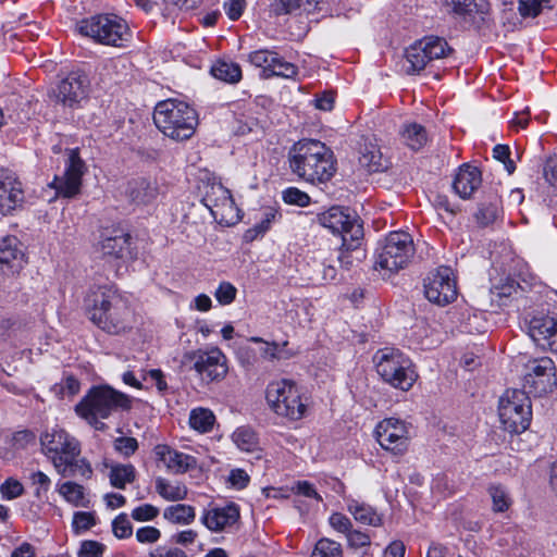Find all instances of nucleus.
I'll return each instance as SVG.
<instances>
[{
    "instance_id": "a211bd4d",
    "label": "nucleus",
    "mask_w": 557,
    "mask_h": 557,
    "mask_svg": "<svg viewBox=\"0 0 557 557\" xmlns=\"http://www.w3.org/2000/svg\"><path fill=\"white\" fill-rule=\"evenodd\" d=\"M240 518L239 506L233 502L223 506H210L202 511L200 521L211 532H224L233 528Z\"/></svg>"
},
{
    "instance_id": "f704fd0d",
    "label": "nucleus",
    "mask_w": 557,
    "mask_h": 557,
    "mask_svg": "<svg viewBox=\"0 0 557 557\" xmlns=\"http://www.w3.org/2000/svg\"><path fill=\"white\" fill-rule=\"evenodd\" d=\"M212 75L226 83H238L242 79V69L237 63L224 60L216 61L211 67Z\"/></svg>"
},
{
    "instance_id": "c85d7f7f",
    "label": "nucleus",
    "mask_w": 557,
    "mask_h": 557,
    "mask_svg": "<svg viewBox=\"0 0 557 557\" xmlns=\"http://www.w3.org/2000/svg\"><path fill=\"white\" fill-rule=\"evenodd\" d=\"M215 416L209 408L197 407L190 410L188 424L194 431L205 434L212 431Z\"/></svg>"
},
{
    "instance_id": "79ce46f5",
    "label": "nucleus",
    "mask_w": 557,
    "mask_h": 557,
    "mask_svg": "<svg viewBox=\"0 0 557 557\" xmlns=\"http://www.w3.org/2000/svg\"><path fill=\"white\" fill-rule=\"evenodd\" d=\"M278 215V211L273 207H268L263 209L261 220L255 224V226L247 231L246 236L249 237V239H255L259 235H263L267 233L272 223L276 220Z\"/></svg>"
},
{
    "instance_id": "7c9ffc66",
    "label": "nucleus",
    "mask_w": 557,
    "mask_h": 557,
    "mask_svg": "<svg viewBox=\"0 0 557 557\" xmlns=\"http://www.w3.org/2000/svg\"><path fill=\"white\" fill-rule=\"evenodd\" d=\"M158 494L168 502H178L187 497L188 490L178 481H168L162 478L156 480Z\"/></svg>"
},
{
    "instance_id": "6ab92c4d",
    "label": "nucleus",
    "mask_w": 557,
    "mask_h": 557,
    "mask_svg": "<svg viewBox=\"0 0 557 557\" xmlns=\"http://www.w3.org/2000/svg\"><path fill=\"white\" fill-rule=\"evenodd\" d=\"M87 87L88 82L85 75L71 73L59 83L54 97L64 107L73 108L86 98Z\"/></svg>"
},
{
    "instance_id": "f257e3e1",
    "label": "nucleus",
    "mask_w": 557,
    "mask_h": 557,
    "mask_svg": "<svg viewBox=\"0 0 557 557\" xmlns=\"http://www.w3.org/2000/svg\"><path fill=\"white\" fill-rule=\"evenodd\" d=\"M87 307L92 323L109 334H125L137 323L133 308L111 286L91 289L87 297Z\"/></svg>"
},
{
    "instance_id": "aec40b11",
    "label": "nucleus",
    "mask_w": 557,
    "mask_h": 557,
    "mask_svg": "<svg viewBox=\"0 0 557 557\" xmlns=\"http://www.w3.org/2000/svg\"><path fill=\"white\" fill-rule=\"evenodd\" d=\"M24 190L18 178L11 173L0 172V211L11 213L22 206Z\"/></svg>"
},
{
    "instance_id": "de8ad7c7",
    "label": "nucleus",
    "mask_w": 557,
    "mask_h": 557,
    "mask_svg": "<svg viewBox=\"0 0 557 557\" xmlns=\"http://www.w3.org/2000/svg\"><path fill=\"white\" fill-rule=\"evenodd\" d=\"M548 4L549 0H518V11L523 17H535Z\"/></svg>"
},
{
    "instance_id": "c756f323",
    "label": "nucleus",
    "mask_w": 557,
    "mask_h": 557,
    "mask_svg": "<svg viewBox=\"0 0 557 557\" xmlns=\"http://www.w3.org/2000/svg\"><path fill=\"white\" fill-rule=\"evenodd\" d=\"M59 494L65 502L75 507H88L89 499L85 487L72 481H66L58 486Z\"/></svg>"
},
{
    "instance_id": "4c0bfd02",
    "label": "nucleus",
    "mask_w": 557,
    "mask_h": 557,
    "mask_svg": "<svg viewBox=\"0 0 557 557\" xmlns=\"http://www.w3.org/2000/svg\"><path fill=\"white\" fill-rule=\"evenodd\" d=\"M231 193L220 182H212L206 186L203 202L212 212L220 203H223L231 197Z\"/></svg>"
},
{
    "instance_id": "3c124183",
    "label": "nucleus",
    "mask_w": 557,
    "mask_h": 557,
    "mask_svg": "<svg viewBox=\"0 0 557 557\" xmlns=\"http://www.w3.org/2000/svg\"><path fill=\"white\" fill-rule=\"evenodd\" d=\"M30 481L32 484L35 486V496L38 499L46 497L51 484L50 478L42 471H36L32 473Z\"/></svg>"
},
{
    "instance_id": "f03ea898",
    "label": "nucleus",
    "mask_w": 557,
    "mask_h": 557,
    "mask_svg": "<svg viewBox=\"0 0 557 557\" xmlns=\"http://www.w3.org/2000/svg\"><path fill=\"white\" fill-rule=\"evenodd\" d=\"M292 172L312 185L325 184L336 173V159L324 143L317 139H301L288 152Z\"/></svg>"
},
{
    "instance_id": "a18cd8bd",
    "label": "nucleus",
    "mask_w": 557,
    "mask_h": 557,
    "mask_svg": "<svg viewBox=\"0 0 557 557\" xmlns=\"http://www.w3.org/2000/svg\"><path fill=\"white\" fill-rule=\"evenodd\" d=\"M275 51L269 49H260L251 52L248 60L257 67H262L263 72L268 74L271 64L275 61Z\"/></svg>"
},
{
    "instance_id": "09e8293b",
    "label": "nucleus",
    "mask_w": 557,
    "mask_h": 557,
    "mask_svg": "<svg viewBox=\"0 0 557 557\" xmlns=\"http://www.w3.org/2000/svg\"><path fill=\"white\" fill-rule=\"evenodd\" d=\"M96 524V518L92 512L77 511L73 516L72 528L74 533L81 534L88 531Z\"/></svg>"
},
{
    "instance_id": "e2e57ef3",
    "label": "nucleus",
    "mask_w": 557,
    "mask_h": 557,
    "mask_svg": "<svg viewBox=\"0 0 557 557\" xmlns=\"http://www.w3.org/2000/svg\"><path fill=\"white\" fill-rule=\"evenodd\" d=\"M509 154H510V151H509L508 146L497 145L494 147V150H493L494 158L497 159L498 161H502L505 164L508 173L511 174L515 171L516 166H515L513 161L510 160Z\"/></svg>"
},
{
    "instance_id": "412c9836",
    "label": "nucleus",
    "mask_w": 557,
    "mask_h": 557,
    "mask_svg": "<svg viewBox=\"0 0 557 557\" xmlns=\"http://www.w3.org/2000/svg\"><path fill=\"white\" fill-rule=\"evenodd\" d=\"M534 342L552 351H557V315L533 318L529 327Z\"/></svg>"
},
{
    "instance_id": "a19ab883",
    "label": "nucleus",
    "mask_w": 557,
    "mask_h": 557,
    "mask_svg": "<svg viewBox=\"0 0 557 557\" xmlns=\"http://www.w3.org/2000/svg\"><path fill=\"white\" fill-rule=\"evenodd\" d=\"M128 246L127 235L106 237L100 243V249L104 256L120 258Z\"/></svg>"
},
{
    "instance_id": "b1692460",
    "label": "nucleus",
    "mask_w": 557,
    "mask_h": 557,
    "mask_svg": "<svg viewBox=\"0 0 557 557\" xmlns=\"http://www.w3.org/2000/svg\"><path fill=\"white\" fill-rule=\"evenodd\" d=\"M154 454L158 460L162 461L169 470L178 473L186 472L195 463L193 457L176 451L168 445H157Z\"/></svg>"
},
{
    "instance_id": "0eeeda50",
    "label": "nucleus",
    "mask_w": 557,
    "mask_h": 557,
    "mask_svg": "<svg viewBox=\"0 0 557 557\" xmlns=\"http://www.w3.org/2000/svg\"><path fill=\"white\" fill-rule=\"evenodd\" d=\"M376 373L389 386L407 392L418 379L414 366L409 357L396 348H383L373 356Z\"/></svg>"
},
{
    "instance_id": "ea45409f",
    "label": "nucleus",
    "mask_w": 557,
    "mask_h": 557,
    "mask_svg": "<svg viewBox=\"0 0 557 557\" xmlns=\"http://www.w3.org/2000/svg\"><path fill=\"white\" fill-rule=\"evenodd\" d=\"M232 441L243 451L252 453L258 448V438L253 430L247 426L237 428L232 434Z\"/></svg>"
},
{
    "instance_id": "052dcab7",
    "label": "nucleus",
    "mask_w": 557,
    "mask_h": 557,
    "mask_svg": "<svg viewBox=\"0 0 557 557\" xmlns=\"http://www.w3.org/2000/svg\"><path fill=\"white\" fill-rule=\"evenodd\" d=\"M329 522L334 530L344 534H347L349 530L352 528L350 519L341 512L332 513L330 516Z\"/></svg>"
},
{
    "instance_id": "f8f14e48",
    "label": "nucleus",
    "mask_w": 557,
    "mask_h": 557,
    "mask_svg": "<svg viewBox=\"0 0 557 557\" xmlns=\"http://www.w3.org/2000/svg\"><path fill=\"white\" fill-rule=\"evenodd\" d=\"M374 438L382 449L400 457L409 449L411 426L404 420L385 418L376 424Z\"/></svg>"
},
{
    "instance_id": "6e6552de",
    "label": "nucleus",
    "mask_w": 557,
    "mask_h": 557,
    "mask_svg": "<svg viewBox=\"0 0 557 557\" xmlns=\"http://www.w3.org/2000/svg\"><path fill=\"white\" fill-rule=\"evenodd\" d=\"M76 30L98 44L114 47H124L132 39L126 21L114 14H99L82 20L76 24Z\"/></svg>"
},
{
    "instance_id": "13d9d810",
    "label": "nucleus",
    "mask_w": 557,
    "mask_h": 557,
    "mask_svg": "<svg viewBox=\"0 0 557 557\" xmlns=\"http://www.w3.org/2000/svg\"><path fill=\"white\" fill-rule=\"evenodd\" d=\"M346 539H347L348 545L356 549L371 545V537L369 534H367L360 530H354L352 528L346 534Z\"/></svg>"
},
{
    "instance_id": "0e129e2a",
    "label": "nucleus",
    "mask_w": 557,
    "mask_h": 557,
    "mask_svg": "<svg viewBox=\"0 0 557 557\" xmlns=\"http://www.w3.org/2000/svg\"><path fill=\"white\" fill-rule=\"evenodd\" d=\"M103 553V546L96 541H85L78 550V557H100Z\"/></svg>"
},
{
    "instance_id": "20e7f679",
    "label": "nucleus",
    "mask_w": 557,
    "mask_h": 557,
    "mask_svg": "<svg viewBox=\"0 0 557 557\" xmlns=\"http://www.w3.org/2000/svg\"><path fill=\"white\" fill-rule=\"evenodd\" d=\"M156 126L173 140L190 138L198 124L196 111L186 102L168 99L157 104L153 112Z\"/></svg>"
},
{
    "instance_id": "680f3d73",
    "label": "nucleus",
    "mask_w": 557,
    "mask_h": 557,
    "mask_svg": "<svg viewBox=\"0 0 557 557\" xmlns=\"http://www.w3.org/2000/svg\"><path fill=\"white\" fill-rule=\"evenodd\" d=\"M227 482L234 488L243 490L249 484L250 476L245 470L237 468V469L231 470V472L228 474Z\"/></svg>"
},
{
    "instance_id": "7ed1b4c3",
    "label": "nucleus",
    "mask_w": 557,
    "mask_h": 557,
    "mask_svg": "<svg viewBox=\"0 0 557 557\" xmlns=\"http://www.w3.org/2000/svg\"><path fill=\"white\" fill-rule=\"evenodd\" d=\"M42 454L52 463L54 470L63 478L79 473L82 476H90L92 469L81 455V444L65 430L52 428L40 435Z\"/></svg>"
},
{
    "instance_id": "c03bdc74",
    "label": "nucleus",
    "mask_w": 557,
    "mask_h": 557,
    "mask_svg": "<svg viewBox=\"0 0 557 557\" xmlns=\"http://www.w3.org/2000/svg\"><path fill=\"white\" fill-rule=\"evenodd\" d=\"M81 391V383L72 375L64 377L60 383L54 384L52 392L61 399L73 398Z\"/></svg>"
},
{
    "instance_id": "9d476101",
    "label": "nucleus",
    "mask_w": 557,
    "mask_h": 557,
    "mask_svg": "<svg viewBox=\"0 0 557 557\" xmlns=\"http://www.w3.org/2000/svg\"><path fill=\"white\" fill-rule=\"evenodd\" d=\"M498 417L505 431L511 434L524 432L532 418V406L528 394L520 389H507L499 399Z\"/></svg>"
},
{
    "instance_id": "39448f33",
    "label": "nucleus",
    "mask_w": 557,
    "mask_h": 557,
    "mask_svg": "<svg viewBox=\"0 0 557 557\" xmlns=\"http://www.w3.org/2000/svg\"><path fill=\"white\" fill-rule=\"evenodd\" d=\"M131 399L110 386H95L75 406V412L96 430H103L107 419L116 408L127 409Z\"/></svg>"
},
{
    "instance_id": "423d86ee",
    "label": "nucleus",
    "mask_w": 557,
    "mask_h": 557,
    "mask_svg": "<svg viewBox=\"0 0 557 557\" xmlns=\"http://www.w3.org/2000/svg\"><path fill=\"white\" fill-rule=\"evenodd\" d=\"M264 395L268 407L278 418L296 422L307 414L308 399L293 380L271 381L265 387Z\"/></svg>"
},
{
    "instance_id": "cd10ccee",
    "label": "nucleus",
    "mask_w": 557,
    "mask_h": 557,
    "mask_svg": "<svg viewBox=\"0 0 557 557\" xmlns=\"http://www.w3.org/2000/svg\"><path fill=\"white\" fill-rule=\"evenodd\" d=\"M319 0H274L272 8L275 14H302L315 10Z\"/></svg>"
},
{
    "instance_id": "f3484780",
    "label": "nucleus",
    "mask_w": 557,
    "mask_h": 557,
    "mask_svg": "<svg viewBox=\"0 0 557 557\" xmlns=\"http://www.w3.org/2000/svg\"><path fill=\"white\" fill-rule=\"evenodd\" d=\"M193 359L195 371L208 383L221 382L228 373L227 358L218 347L198 350L193 354Z\"/></svg>"
},
{
    "instance_id": "2eb2a0df",
    "label": "nucleus",
    "mask_w": 557,
    "mask_h": 557,
    "mask_svg": "<svg viewBox=\"0 0 557 557\" xmlns=\"http://www.w3.org/2000/svg\"><path fill=\"white\" fill-rule=\"evenodd\" d=\"M457 286L453 271L441 267L424 280V295L429 301L446 306L457 298Z\"/></svg>"
},
{
    "instance_id": "473e14b6",
    "label": "nucleus",
    "mask_w": 557,
    "mask_h": 557,
    "mask_svg": "<svg viewBox=\"0 0 557 557\" xmlns=\"http://www.w3.org/2000/svg\"><path fill=\"white\" fill-rule=\"evenodd\" d=\"M136 470L133 465H112L110 467L109 480L113 487L124 490L125 486L135 481Z\"/></svg>"
},
{
    "instance_id": "a878e982",
    "label": "nucleus",
    "mask_w": 557,
    "mask_h": 557,
    "mask_svg": "<svg viewBox=\"0 0 557 557\" xmlns=\"http://www.w3.org/2000/svg\"><path fill=\"white\" fill-rule=\"evenodd\" d=\"M347 510L354 519L366 525L381 527L383 523L382 516L376 510L366 503L356 499H350L347 504Z\"/></svg>"
},
{
    "instance_id": "c9c22d12",
    "label": "nucleus",
    "mask_w": 557,
    "mask_h": 557,
    "mask_svg": "<svg viewBox=\"0 0 557 557\" xmlns=\"http://www.w3.org/2000/svg\"><path fill=\"white\" fill-rule=\"evenodd\" d=\"M500 213L499 200L495 199L494 201L481 203L474 213V220L479 226L486 227L495 223Z\"/></svg>"
},
{
    "instance_id": "2f4dec72",
    "label": "nucleus",
    "mask_w": 557,
    "mask_h": 557,
    "mask_svg": "<svg viewBox=\"0 0 557 557\" xmlns=\"http://www.w3.org/2000/svg\"><path fill=\"white\" fill-rule=\"evenodd\" d=\"M401 140L412 150L421 149L428 141L425 128L418 123L406 124L400 132Z\"/></svg>"
},
{
    "instance_id": "9b49d317",
    "label": "nucleus",
    "mask_w": 557,
    "mask_h": 557,
    "mask_svg": "<svg viewBox=\"0 0 557 557\" xmlns=\"http://www.w3.org/2000/svg\"><path fill=\"white\" fill-rule=\"evenodd\" d=\"M318 221L323 227L338 233L343 239V247L346 250H355L357 259H361L363 252L357 250V247L363 237V228L356 215L349 214L341 207H332L319 214Z\"/></svg>"
},
{
    "instance_id": "5fc2aeb1",
    "label": "nucleus",
    "mask_w": 557,
    "mask_h": 557,
    "mask_svg": "<svg viewBox=\"0 0 557 557\" xmlns=\"http://www.w3.org/2000/svg\"><path fill=\"white\" fill-rule=\"evenodd\" d=\"M283 199L286 203L306 207L310 203V197L305 191L289 187L283 193Z\"/></svg>"
},
{
    "instance_id": "393cba45",
    "label": "nucleus",
    "mask_w": 557,
    "mask_h": 557,
    "mask_svg": "<svg viewBox=\"0 0 557 557\" xmlns=\"http://www.w3.org/2000/svg\"><path fill=\"white\" fill-rule=\"evenodd\" d=\"M127 195L137 205H148L159 195L158 184L147 178H137L129 183Z\"/></svg>"
},
{
    "instance_id": "338daca9",
    "label": "nucleus",
    "mask_w": 557,
    "mask_h": 557,
    "mask_svg": "<svg viewBox=\"0 0 557 557\" xmlns=\"http://www.w3.org/2000/svg\"><path fill=\"white\" fill-rule=\"evenodd\" d=\"M444 7L448 12H453L458 15H468L470 0H444Z\"/></svg>"
},
{
    "instance_id": "49530a36",
    "label": "nucleus",
    "mask_w": 557,
    "mask_h": 557,
    "mask_svg": "<svg viewBox=\"0 0 557 557\" xmlns=\"http://www.w3.org/2000/svg\"><path fill=\"white\" fill-rule=\"evenodd\" d=\"M297 69L293 63L285 61L278 53H275V61L271 64V67L267 76L275 75L285 78H292L296 75Z\"/></svg>"
},
{
    "instance_id": "774afa93",
    "label": "nucleus",
    "mask_w": 557,
    "mask_h": 557,
    "mask_svg": "<svg viewBox=\"0 0 557 557\" xmlns=\"http://www.w3.org/2000/svg\"><path fill=\"white\" fill-rule=\"evenodd\" d=\"M246 5L245 0H230L224 3V9L227 16L235 21L240 17L243 14L244 8Z\"/></svg>"
},
{
    "instance_id": "72a5a7b5",
    "label": "nucleus",
    "mask_w": 557,
    "mask_h": 557,
    "mask_svg": "<svg viewBox=\"0 0 557 557\" xmlns=\"http://www.w3.org/2000/svg\"><path fill=\"white\" fill-rule=\"evenodd\" d=\"M195 508L186 504L169 506L163 511V518L175 524H189L195 520Z\"/></svg>"
},
{
    "instance_id": "69168bd1",
    "label": "nucleus",
    "mask_w": 557,
    "mask_h": 557,
    "mask_svg": "<svg viewBox=\"0 0 557 557\" xmlns=\"http://www.w3.org/2000/svg\"><path fill=\"white\" fill-rule=\"evenodd\" d=\"M249 341L262 344L260 352L264 359L271 360L277 358L278 345L276 343H269L257 336L250 337Z\"/></svg>"
},
{
    "instance_id": "8fccbe9b",
    "label": "nucleus",
    "mask_w": 557,
    "mask_h": 557,
    "mask_svg": "<svg viewBox=\"0 0 557 557\" xmlns=\"http://www.w3.org/2000/svg\"><path fill=\"white\" fill-rule=\"evenodd\" d=\"M236 295L237 288L232 283L225 281L221 282L214 292L216 301L222 306L232 304L235 300Z\"/></svg>"
},
{
    "instance_id": "864d4df0",
    "label": "nucleus",
    "mask_w": 557,
    "mask_h": 557,
    "mask_svg": "<svg viewBox=\"0 0 557 557\" xmlns=\"http://www.w3.org/2000/svg\"><path fill=\"white\" fill-rule=\"evenodd\" d=\"M112 531L117 539H128L133 534V525L125 513L112 521Z\"/></svg>"
},
{
    "instance_id": "6e6d98bb",
    "label": "nucleus",
    "mask_w": 557,
    "mask_h": 557,
    "mask_svg": "<svg viewBox=\"0 0 557 557\" xmlns=\"http://www.w3.org/2000/svg\"><path fill=\"white\" fill-rule=\"evenodd\" d=\"M136 540L140 544H154L161 537V531L152 525H146L137 529L135 533Z\"/></svg>"
},
{
    "instance_id": "4d7b16f0",
    "label": "nucleus",
    "mask_w": 557,
    "mask_h": 557,
    "mask_svg": "<svg viewBox=\"0 0 557 557\" xmlns=\"http://www.w3.org/2000/svg\"><path fill=\"white\" fill-rule=\"evenodd\" d=\"M159 515V509L150 504H144L133 509L131 516L134 520L145 522L151 521Z\"/></svg>"
},
{
    "instance_id": "603ef678",
    "label": "nucleus",
    "mask_w": 557,
    "mask_h": 557,
    "mask_svg": "<svg viewBox=\"0 0 557 557\" xmlns=\"http://www.w3.org/2000/svg\"><path fill=\"white\" fill-rule=\"evenodd\" d=\"M0 493L4 499H15L23 495L24 486L20 481L9 478L0 485Z\"/></svg>"
},
{
    "instance_id": "5701e85b",
    "label": "nucleus",
    "mask_w": 557,
    "mask_h": 557,
    "mask_svg": "<svg viewBox=\"0 0 557 557\" xmlns=\"http://www.w3.org/2000/svg\"><path fill=\"white\" fill-rule=\"evenodd\" d=\"M481 172L476 166L465 164L455 176L453 188L462 199L470 198L481 186Z\"/></svg>"
},
{
    "instance_id": "4468645a",
    "label": "nucleus",
    "mask_w": 557,
    "mask_h": 557,
    "mask_svg": "<svg viewBox=\"0 0 557 557\" xmlns=\"http://www.w3.org/2000/svg\"><path fill=\"white\" fill-rule=\"evenodd\" d=\"M450 53L447 42L440 37H425L406 50L409 64L406 72L413 74L422 71L433 60L445 58Z\"/></svg>"
},
{
    "instance_id": "dca6fc26",
    "label": "nucleus",
    "mask_w": 557,
    "mask_h": 557,
    "mask_svg": "<svg viewBox=\"0 0 557 557\" xmlns=\"http://www.w3.org/2000/svg\"><path fill=\"white\" fill-rule=\"evenodd\" d=\"M85 172L86 165L77 149H70L63 175L55 176L50 186L55 189L57 195L73 198L81 193L82 178Z\"/></svg>"
},
{
    "instance_id": "4be33fe9",
    "label": "nucleus",
    "mask_w": 557,
    "mask_h": 557,
    "mask_svg": "<svg viewBox=\"0 0 557 557\" xmlns=\"http://www.w3.org/2000/svg\"><path fill=\"white\" fill-rule=\"evenodd\" d=\"M25 264V255L15 236H7L0 242V273L18 272Z\"/></svg>"
},
{
    "instance_id": "e433bc0d",
    "label": "nucleus",
    "mask_w": 557,
    "mask_h": 557,
    "mask_svg": "<svg viewBox=\"0 0 557 557\" xmlns=\"http://www.w3.org/2000/svg\"><path fill=\"white\" fill-rule=\"evenodd\" d=\"M213 218L223 225L231 226L239 221V210L235 206L234 199L231 196L226 201L220 203L211 212Z\"/></svg>"
},
{
    "instance_id": "37998d69",
    "label": "nucleus",
    "mask_w": 557,
    "mask_h": 557,
    "mask_svg": "<svg viewBox=\"0 0 557 557\" xmlns=\"http://www.w3.org/2000/svg\"><path fill=\"white\" fill-rule=\"evenodd\" d=\"M310 557H343L342 545L330 539L317 542Z\"/></svg>"
},
{
    "instance_id": "bf43d9fd",
    "label": "nucleus",
    "mask_w": 557,
    "mask_h": 557,
    "mask_svg": "<svg viewBox=\"0 0 557 557\" xmlns=\"http://www.w3.org/2000/svg\"><path fill=\"white\" fill-rule=\"evenodd\" d=\"M114 448L123 456L129 457L137 450L138 443L137 440L134 437L122 436L114 441Z\"/></svg>"
},
{
    "instance_id": "1a4fd4ad",
    "label": "nucleus",
    "mask_w": 557,
    "mask_h": 557,
    "mask_svg": "<svg viewBox=\"0 0 557 557\" xmlns=\"http://www.w3.org/2000/svg\"><path fill=\"white\" fill-rule=\"evenodd\" d=\"M416 247L411 235L407 232H391L377 249L374 269L383 274H394L412 261Z\"/></svg>"
},
{
    "instance_id": "bb28decb",
    "label": "nucleus",
    "mask_w": 557,
    "mask_h": 557,
    "mask_svg": "<svg viewBox=\"0 0 557 557\" xmlns=\"http://www.w3.org/2000/svg\"><path fill=\"white\" fill-rule=\"evenodd\" d=\"M359 162L370 172L384 171L388 166V161L383 157L379 145L374 141L364 144Z\"/></svg>"
},
{
    "instance_id": "ddd939ff",
    "label": "nucleus",
    "mask_w": 557,
    "mask_h": 557,
    "mask_svg": "<svg viewBox=\"0 0 557 557\" xmlns=\"http://www.w3.org/2000/svg\"><path fill=\"white\" fill-rule=\"evenodd\" d=\"M556 366L549 357L529 360L524 366L523 386L535 396L552 393L557 387Z\"/></svg>"
},
{
    "instance_id": "58836bf2",
    "label": "nucleus",
    "mask_w": 557,
    "mask_h": 557,
    "mask_svg": "<svg viewBox=\"0 0 557 557\" xmlns=\"http://www.w3.org/2000/svg\"><path fill=\"white\" fill-rule=\"evenodd\" d=\"M487 493L492 499V509L496 513L507 511L512 505V498L508 490L500 484L490 485Z\"/></svg>"
}]
</instances>
